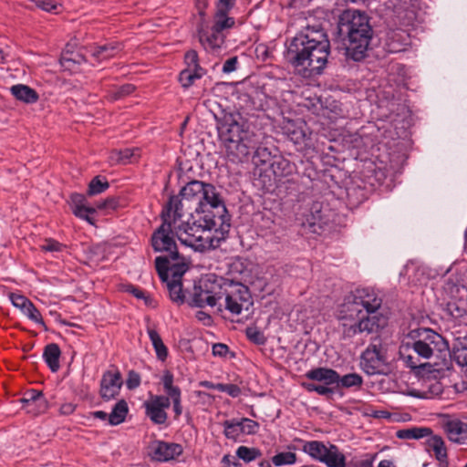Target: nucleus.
Here are the masks:
<instances>
[{"instance_id": "1", "label": "nucleus", "mask_w": 467, "mask_h": 467, "mask_svg": "<svg viewBox=\"0 0 467 467\" xmlns=\"http://www.w3.org/2000/svg\"><path fill=\"white\" fill-rule=\"evenodd\" d=\"M163 209L169 211L177 218L183 220L186 213L195 212L200 215L196 225H201L206 234L213 230L221 236H215L217 241L223 238L228 232L230 223L226 207L213 184L200 181L187 183L178 196H171Z\"/></svg>"}, {"instance_id": "2", "label": "nucleus", "mask_w": 467, "mask_h": 467, "mask_svg": "<svg viewBox=\"0 0 467 467\" xmlns=\"http://www.w3.org/2000/svg\"><path fill=\"white\" fill-rule=\"evenodd\" d=\"M161 218L162 223L153 232L150 239L153 250L165 254L155 259L156 270L161 279H165L168 266L186 261L178 252L175 236L182 244L195 251L202 252L215 247L214 236L206 234L201 225H196V222L183 221L165 209H162Z\"/></svg>"}, {"instance_id": "3", "label": "nucleus", "mask_w": 467, "mask_h": 467, "mask_svg": "<svg viewBox=\"0 0 467 467\" xmlns=\"http://www.w3.org/2000/svg\"><path fill=\"white\" fill-rule=\"evenodd\" d=\"M330 53L327 34L319 26H307L287 44L285 57L305 78L322 73Z\"/></svg>"}, {"instance_id": "4", "label": "nucleus", "mask_w": 467, "mask_h": 467, "mask_svg": "<svg viewBox=\"0 0 467 467\" xmlns=\"http://www.w3.org/2000/svg\"><path fill=\"white\" fill-rule=\"evenodd\" d=\"M218 136L223 143L228 158L233 161H244L254 153L256 165L272 162L274 157L265 147H260L257 135L245 127L237 112H225L216 117Z\"/></svg>"}, {"instance_id": "5", "label": "nucleus", "mask_w": 467, "mask_h": 467, "mask_svg": "<svg viewBox=\"0 0 467 467\" xmlns=\"http://www.w3.org/2000/svg\"><path fill=\"white\" fill-rule=\"evenodd\" d=\"M449 351L447 340L431 328L420 327L411 330L403 341L400 355L408 368H421L426 363L420 359L441 357Z\"/></svg>"}, {"instance_id": "6", "label": "nucleus", "mask_w": 467, "mask_h": 467, "mask_svg": "<svg viewBox=\"0 0 467 467\" xmlns=\"http://www.w3.org/2000/svg\"><path fill=\"white\" fill-rule=\"evenodd\" d=\"M338 29L348 36L347 56L355 61L364 58L373 36L368 16L358 10L348 9L339 16Z\"/></svg>"}, {"instance_id": "7", "label": "nucleus", "mask_w": 467, "mask_h": 467, "mask_svg": "<svg viewBox=\"0 0 467 467\" xmlns=\"http://www.w3.org/2000/svg\"><path fill=\"white\" fill-rule=\"evenodd\" d=\"M223 277L215 275H208L194 285L192 292L188 299L189 306L203 308L205 306L216 307L218 312H223V303L220 302Z\"/></svg>"}, {"instance_id": "8", "label": "nucleus", "mask_w": 467, "mask_h": 467, "mask_svg": "<svg viewBox=\"0 0 467 467\" xmlns=\"http://www.w3.org/2000/svg\"><path fill=\"white\" fill-rule=\"evenodd\" d=\"M338 320L344 338H351L358 334H372L378 332L386 325V318L382 315L359 313L358 315L338 314Z\"/></svg>"}, {"instance_id": "9", "label": "nucleus", "mask_w": 467, "mask_h": 467, "mask_svg": "<svg viewBox=\"0 0 467 467\" xmlns=\"http://www.w3.org/2000/svg\"><path fill=\"white\" fill-rule=\"evenodd\" d=\"M219 282L222 283L220 302L223 303V311L225 309L232 315L237 316L243 309L248 310L253 305L247 286L224 278Z\"/></svg>"}, {"instance_id": "10", "label": "nucleus", "mask_w": 467, "mask_h": 467, "mask_svg": "<svg viewBox=\"0 0 467 467\" xmlns=\"http://www.w3.org/2000/svg\"><path fill=\"white\" fill-rule=\"evenodd\" d=\"M382 304L381 298L371 288H358L341 306L338 314L358 315L359 313L374 314Z\"/></svg>"}, {"instance_id": "11", "label": "nucleus", "mask_w": 467, "mask_h": 467, "mask_svg": "<svg viewBox=\"0 0 467 467\" xmlns=\"http://www.w3.org/2000/svg\"><path fill=\"white\" fill-rule=\"evenodd\" d=\"M303 451L327 467H347L345 455L334 444L326 445L319 441H306Z\"/></svg>"}, {"instance_id": "12", "label": "nucleus", "mask_w": 467, "mask_h": 467, "mask_svg": "<svg viewBox=\"0 0 467 467\" xmlns=\"http://www.w3.org/2000/svg\"><path fill=\"white\" fill-rule=\"evenodd\" d=\"M187 270V261H181L176 265L168 266L167 275L165 279H161V281L166 284L170 298L177 304H182L185 301L181 279Z\"/></svg>"}, {"instance_id": "13", "label": "nucleus", "mask_w": 467, "mask_h": 467, "mask_svg": "<svg viewBox=\"0 0 467 467\" xmlns=\"http://www.w3.org/2000/svg\"><path fill=\"white\" fill-rule=\"evenodd\" d=\"M360 366L368 375L383 373L385 359L379 340H375V342L371 343L362 353Z\"/></svg>"}, {"instance_id": "14", "label": "nucleus", "mask_w": 467, "mask_h": 467, "mask_svg": "<svg viewBox=\"0 0 467 467\" xmlns=\"http://www.w3.org/2000/svg\"><path fill=\"white\" fill-rule=\"evenodd\" d=\"M440 424L450 441L457 444L467 443L466 422L458 418L444 415Z\"/></svg>"}, {"instance_id": "15", "label": "nucleus", "mask_w": 467, "mask_h": 467, "mask_svg": "<svg viewBox=\"0 0 467 467\" xmlns=\"http://www.w3.org/2000/svg\"><path fill=\"white\" fill-rule=\"evenodd\" d=\"M197 32L201 45L208 52L218 51L224 43L225 36L209 27L203 18L198 24Z\"/></svg>"}, {"instance_id": "16", "label": "nucleus", "mask_w": 467, "mask_h": 467, "mask_svg": "<svg viewBox=\"0 0 467 467\" xmlns=\"http://www.w3.org/2000/svg\"><path fill=\"white\" fill-rule=\"evenodd\" d=\"M171 405L169 397L164 395H152L149 400L144 403L146 415L155 424H164L168 419L165 411Z\"/></svg>"}, {"instance_id": "17", "label": "nucleus", "mask_w": 467, "mask_h": 467, "mask_svg": "<svg viewBox=\"0 0 467 467\" xmlns=\"http://www.w3.org/2000/svg\"><path fill=\"white\" fill-rule=\"evenodd\" d=\"M122 384V377L119 370L104 372L100 380V397L106 401L115 399L119 395Z\"/></svg>"}, {"instance_id": "18", "label": "nucleus", "mask_w": 467, "mask_h": 467, "mask_svg": "<svg viewBox=\"0 0 467 467\" xmlns=\"http://www.w3.org/2000/svg\"><path fill=\"white\" fill-rule=\"evenodd\" d=\"M9 299L11 300L13 306L20 309L21 312L30 320L46 327L40 312L27 297L23 295L10 293Z\"/></svg>"}, {"instance_id": "19", "label": "nucleus", "mask_w": 467, "mask_h": 467, "mask_svg": "<svg viewBox=\"0 0 467 467\" xmlns=\"http://www.w3.org/2000/svg\"><path fill=\"white\" fill-rule=\"evenodd\" d=\"M234 0H219L214 16V23L212 28L223 33V30L234 26V19L227 16L228 11L233 7Z\"/></svg>"}, {"instance_id": "20", "label": "nucleus", "mask_w": 467, "mask_h": 467, "mask_svg": "<svg viewBox=\"0 0 467 467\" xmlns=\"http://www.w3.org/2000/svg\"><path fill=\"white\" fill-rule=\"evenodd\" d=\"M153 458L160 462L172 460L182 453V447L178 443L156 441L152 444Z\"/></svg>"}, {"instance_id": "21", "label": "nucleus", "mask_w": 467, "mask_h": 467, "mask_svg": "<svg viewBox=\"0 0 467 467\" xmlns=\"http://www.w3.org/2000/svg\"><path fill=\"white\" fill-rule=\"evenodd\" d=\"M426 446L428 450L434 452L435 458L439 462V467H449L447 449L441 436L433 434L429 436Z\"/></svg>"}, {"instance_id": "22", "label": "nucleus", "mask_w": 467, "mask_h": 467, "mask_svg": "<svg viewBox=\"0 0 467 467\" xmlns=\"http://www.w3.org/2000/svg\"><path fill=\"white\" fill-rule=\"evenodd\" d=\"M306 378L315 381L324 382L325 385H339V374L327 368H317L306 373Z\"/></svg>"}, {"instance_id": "23", "label": "nucleus", "mask_w": 467, "mask_h": 467, "mask_svg": "<svg viewBox=\"0 0 467 467\" xmlns=\"http://www.w3.org/2000/svg\"><path fill=\"white\" fill-rule=\"evenodd\" d=\"M122 50V45L119 42H109L100 46L92 47L91 56L98 61L114 57Z\"/></svg>"}, {"instance_id": "24", "label": "nucleus", "mask_w": 467, "mask_h": 467, "mask_svg": "<svg viewBox=\"0 0 467 467\" xmlns=\"http://www.w3.org/2000/svg\"><path fill=\"white\" fill-rule=\"evenodd\" d=\"M445 312L460 324H467V301L463 299L451 300L447 303Z\"/></svg>"}, {"instance_id": "25", "label": "nucleus", "mask_w": 467, "mask_h": 467, "mask_svg": "<svg viewBox=\"0 0 467 467\" xmlns=\"http://www.w3.org/2000/svg\"><path fill=\"white\" fill-rule=\"evenodd\" d=\"M451 358L467 374V336L459 337L455 339Z\"/></svg>"}, {"instance_id": "26", "label": "nucleus", "mask_w": 467, "mask_h": 467, "mask_svg": "<svg viewBox=\"0 0 467 467\" xmlns=\"http://www.w3.org/2000/svg\"><path fill=\"white\" fill-rule=\"evenodd\" d=\"M10 91L16 99L25 103H35L38 99L36 91L26 85L17 84L12 86Z\"/></svg>"}, {"instance_id": "27", "label": "nucleus", "mask_w": 467, "mask_h": 467, "mask_svg": "<svg viewBox=\"0 0 467 467\" xmlns=\"http://www.w3.org/2000/svg\"><path fill=\"white\" fill-rule=\"evenodd\" d=\"M432 434V430L429 427H412L401 429L396 432V436L401 440H420L429 437Z\"/></svg>"}, {"instance_id": "28", "label": "nucleus", "mask_w": 467, "mask_h": 467, "mask_svg": "<svg viewBox=\"0 0 467 467\" xmlns=\"http://www.w3.org/2000/svg\"><path fill=\"white\" fill-rule=\"evenodd\" d=\"M60 348L55 344L51 343L46 346L43 352V358L46 361L48 368L51 371L56 372L59 368V358H60Z\"/></svg>"}, {"instance_id": "29", "label": "nucleus", "mask_w": 467, "mask_h": 467, "mask_svg": "<svg viewBox=\"0 0 467 467\" xmlns=\"http://www.w3.org/2000/svg\"><path fill=\"white\" fill-rule=\"evenodd\" d=\"M271 170L276 177H285L293 173L294 164L281 156H274L270 163Z\"/></svg>"}, {"instance_id": "30", "label": "nucleus", "mask_w": 467, "mask_h": 467, "mask_svg": "<svg viewBox=\"0 0 467 467\" xmlns=\"http://www.w3.org/2000/svg\"><path fill=\"white\" fill-rule=\"evenodd\" d=\"M20 400L23 404H36V410L38 411H46L47 409V401L42 391L36 389L26 391Z\"/></svg>"}, {"instance_id": "31", "label": "nucleus", "mask_w": 467, "mask_h": 467, "mask_svg": "<svg viewBox=\"0 0 467 467\" xmlns=\"http://www.w3.org/2000/svg\"><path fill=\"white\" fill-rule=\"evenodd\" d=\"M129 412L128 404L124 400L118 401L109 414V423L112 426L122 423Z\"/></svg>"}, {"instance_id": "32", "label": "nucleus", "mask_w": 467, "mask_h": 467, "mask_svg": "<svg viewBox=\"0 0 467 467\" xmlns=\"http://www.w3.org/2000/svg\"><path fill=\"white\" fill-rule=\"evenodd\" d=\"M206 71L204 68L193 69H183L181 71L178 80L183 88H188L195 80L202 78L205 75Z\"/></svg>"}, {"instance_id": "33", "label": "nucleus", "mask_w": 467, "mask_h": 467, "mask_svg": "<svg viewBox=\"0 0 467 467\" xmlns=\"http://www.w3.org/2000/svg\"><path fill=\"white\" fill-rule=\"evenodd\" d=\"M161 383L163 385L164 392L166 393L165 397H169L170 400L171 399L182 396L180 388L174 385V377L170 370H165L163 372Z\"/></svg>"}, {"instance_id": "34", "label": "nucleus", "mask_w": 467, "mask_h": 467, "mask_svg": "<svg viewBox=\"0 0 467 467\" xmlns=\"http://www.w3.org/2000/svg\"><path fill=\"white\" fill-rule=\"evenodd\" d=\"M137 149H124L121 150H113L109 154V161L112 164L130 162L134 157H138Z\"/></svg>"}, {"instance_id": "35", "label": "nucleus", "mask_w": 467, "mask_h": 467, "mask_svg": "<svg viewBox=\"0 0 467 467\" xmlns=\"http://www.w3.org/2000/svg\"><path fill=\"white\" fill-rule=\"evenodd\" d=\"M148 334L159 359L165 360L168 356V349L163 344L159 333L154 329H149Z\"/></svg>"}, {"instance_id": "36", "label": "nucleus", "mask_w": 467, "mask_h": 467, "mask_svg": "<svg viewBox=\"0 0 467 467\" xmlns=\"http://www.w3.org/2000/svg\"><path fill=\"white\" fill-rule=\"evenodd\" d=\"M109 187L107 180H102L100 176L94 177L88 184V195L94 196L105 192Z\"/></svg>"}, {"instance_id": "37", "label": "nucleus", "mask_w": 467, "mask_h": 467, "mask_svg": "<svg viewBox=\"0 0 467 467\" xmlns=\"http://www.w3.org/2000/svg\"><path fill=\"white\" fill-rule=\"evenodd\" d=\"M296 462V454L291 451H282L272 457V463L276 466L292 465Z\"/></svg>"}, {"instance_id": "38", "label": "nucleus", "mask_w": 467, "mask_h": 467, "mask_svg": "<svg viewBox=\"0 0 467 467\" xmlns=\"http://www.w3.org/2000/svg\"><path fill=\"white\" fill-rule=\"evenodd\" d=\"M402 31H393L388 36V47L390 52H400L402 50L403 44L400 41H405Z\"/></svg>"}, {"instance_id": "39", "label": "nucleus", "mask_w": 467, "mask_h": 467, "mask_svg": "<svg viewBox=\"0 0 467 467\" xmlns=\"http://www.w3.org/2000/svg\"><path fill=\"white\" fill-rule=\"evenodd\" d=\"M236 455L245 462H250L260 457L261 451L256 448L240 446L236 451Z\"/></svg>"}, {"instance_id": "40", "label": "nucleus", "mask_w": 467, "mask_h": 467, "mask_svg": "<svg viewBox=\"0 0 467 467\" xmlns=\"http://www.w3.org/2000/svg\"><path fill=\"white\" fill-rule=\"evenodd\" d=\"M223 425L224 427V435L228 439L234 440L242 433V428H240V423L237 420H225Z\"/></svg>"}, {"instance_id": "41", "label": "nucleus", "mask_w": 467, "mask_h": 467, "mask_svg": "<svg viewBox=\"0 0 467 467\" xmlns=\"http://www.w3.org/2000/svg\"><path fill=\"white\" fill-rule=\"evenodd\" d=\"M134 86L131 84H125L123 86L114 88L112 90L109 91V98L112 100H118L130 94H131L134 91Z\"/></svg>"}, {"instance_id": "42", "label": "nucleus", "mask_w": 467, "mask_h": 467, "mask_svg": "<svg viewBox=\"0 0 467 467\" xmlns=\"http://www.w3.org/2000/svg\"><path fill=\"white\" fill-rule=\"evenodd\" d=\"M362 382L361 376L357 373L347 374L343 377L339 376V385L344 388L358 387Z\"/></svg>"}, {"instance_id": "43", "label": "nucleus", "mask_w": 467, "mask_h": 467, "mask_svg": "<svg viewBox=\"0 0 467 467\" xmlns=\"http://www.w3.org/2000/svg\"><path fill=\"white\" fill-rule=\"evenodd\" d=\"M286 133L291 140L295 143H301L306 138V132L301 127H295L294 124H289L286 127Z\"/></svg>"}, {"instance_id": "44", "label": "nucleus", "mask_w": 467, "mask_h": 467, "mask_svg": "<svg viewBox=\"0 0 467 467\" xmlns=\"http://www.w3.org/2000/svg\"><path fill=\"white\" fill-rule=\"evenodd\" d=\"M95 212H96V208L90 207L88 205L73 210V213L77 217L87 221L90 224L95 223L94 219L91 216V214L95 213Z\"/></svg>"}, {"instance_id": "45", "label": "nucleus", "mask_w": 467, "mask_h": 467, "mask_svg": "<svg viewBox=\"0 0 467 467\" xmlns=\"http://www.w3.org/2000/svg\"><path fill=\"white\" fill-rule=\"evenodd\" d=\"M184 60L187 69L197 70L202 68L199 64L198 54L195 50H189L184 56Z\"/></svg>"}, {"instance_id": "46", "label": "nucleus", "mask_w": 467, "mask_h": 467, "mask_svg": "<svg viewBox=\"0 0 467 467\" xmlns=\"http://www.w3.org/2000/svg\"><path fill=\"white\" fill-rule=\"evenodd\" d=\"M240 428H242V433L245 434H254L257 432L259 429V424L248 418H244L239 420Z\"/></svg>"}, {"instance_id": "47", "label": "nucleus", "mask_w": 467, "mask_h": 467, "mask_svg": "<svg viewBox=\"0 0 467 467\" xmlns=\"http://www.w3.org/2000/svg\"><path fill=\"white\" fill-rule=\"evenodd\" d=\"M246 336L252 342L258 345H263L266 341L264 333L260 331L257 327H247Z\"/></svg>"}, {"instance_id": "48", "label": "nucleus", "mask_w": 467, "mask_h": 467, "mask_svg": "<svg viewBox=\"0 0 467 467\" xmlns=\"http://www.w3.org/2000/svg\"><path fill=\"white\" fill-rule=\"evenodd\" d=\"M36 5L44 11L54 13H57L60 7V5H57L52 0H36Z\"/></svg>"}, {"instance_id": "49", "label": "nucleus", "mask_w": 467, "mask_h": 467, "mask_svg": "<svg viewBox=\"0 0 467 467\" xmlns=\"http://www.w3.org/2000/svg\"><path fill=\"white\" fill-rule=\"evenodd\" d=\"M63 245L54 239H46L41 245V249L45 252H59Z\"/></svg>"}, {"instance_id": "50", "label": "nucleus", "mask_w": 467, "mask_h": 467, "mask_svg": "<svg viewBox=\"0 0 467 467\" xmlns=\"http://www.w3.org/2000/svg\"><path fill=\"white\" fill-rule=\"evenodd\" d=\"M140 384V377L134 370H130L128 374V379L126 380V386L129 389H134L138 388Z\"/></svg>"}, {"instance_id": "51", "label": "nucleus", "mask_w": 467, "mask_h": 467, "mask_svg": "<svg viewBox=\"0 0 467 467\" xmlns=\"http://www.w3.org/2000/svg\"><path fill=\"white\" fill-rule=\"evenodd\" d=\"M87 205V200L84 195L79 193H74L71 195L70 206L72 211Z\"/></svg>"}, {"instance_id": "52", "label": "nucleus", "mask_w": 467, "mask_h": 467, "mask_svg": "<svg viewBox=\"0 0 467 467\" xmlns=\"http://www.w3.org/2000/svg\"><path fill=\"white\" fill-rule=\"evenodd\" d=\"M237 65H238L237 57H232L228 58L223 63L222 70L223 73H226V74L232 73L237 69Z\"/></svg>"}, {"instance_id": "53", "label": "nucleus", "mask_w": 467, "mask_h": 467, "mask_svg": "<svg viewBox=\"0 0 467 467\" xmlns=\"http://www.w3.org/2000/svg\"><path fill=\"white\" fill-rule=\"evenodd\" d=\"M256 57L262 61H265L270 57V51L267 46L260 44L255 47Z\"/></svg>"}, {"instance_id": "54", "label": "nucleus", "mask_w": 467, "mask_h": 467, "mask_svg": "<svg viewBox=\"0 0 467 467\" xmlns=\"http://www.w3.org/2000/svg\"><path fill=\"white\" fill-rule=\"evenodd\" d=\"M229 351V348L223 343H216L213 346V354L218 357H225Z\"/></svg>"}, {"instance_id": "55", "label": "nucleus", "mask_w": 467, "mask_h": 467, "mask_svg": "<svg viewBox=\"0 0 467 467\" xmlns=\"http://www.w3.org/2000/svg\"><path fill=\"white\" fill-rule=\"evenodd\" d=\"M118 206V202L113 198L106 199L103 202H99L97 204V209L103 210V209H111L114 210Z\"/></svg>"}, {"instance_id": "56", "label": "nucleus", "mask_w": 467, "mask_h": 467, "mask_svg": "<svg viewBox=\"0 0 467 467\" xmlns=\"http://www.w3.org/2000/svg\"><path fill=\"white\" fill-rule=\"evenodd\" d=\"M171 401L173 405L175 419H178L182 413V396L171 399Z\"/></svg>"}, {"instance_id": "57", "label": "nucleus", "mask_w": 467, "mask_h": 467, "mask_svg": "<svg viewBox=\"0 0 467 467\" xmlns=\"http://www.w3.org/2000/svg\"><path fill=\"white\" fill-rule=\"evenodd\" d=\"M224 392L233 398H237L241 395L242 390L235 384H226Z\"/></svg>"}, {"instance_id": "58", "label": "nucleus", "mask_w": 467, "mask_h": 467, "mask_svg": "<svg viewBox=\"0 0 467 467\" xmlns=\"http://www.w3.org/2000/svg\"><path fill=\"white\" fill-rule=\"evenodd\" d=\"M196 318L206 326H210L213 322L212 317L204 311H198Z\"/></svg>"}, {"instance_id": "59", "label": "nucleus", "mask_w": 467, "mask_h": 467, "mask_svg": "<svg viewBox=\"0 0 467 467\" xmlns=\"http://www.w3.org/2000/svg\"><path fill=\"white\" fill-rule=\"evenodd\" d=\"M75 410L76 405L71 402H68L61 405L59 411L62 415H70L75 411Z\"/></svg>"}, {"instance_id": "60", "label": "nucleus", "mask_w": 467, "mask_h": 467, "mask_svg": "<svg viewBox=\"0 0 467 467\" xmlns=\"http://www.w3.org/2000/svg\"><path fill=\"white\" fill-rule=\"evenodd\" d=\"M128 291L130 292L132 295H134L137 298H143V299H145V303L147 305H150V299L149 297L145 296L143 291H141L139 288L134 287V286H130Z\"/></svg>"}, {"instance_id": "61", "label": "nucleus", "mask_w": 467, "mask_h": 467, "mask_svg": "<svg viewBox=\"0 0 467 467\" xmlns=\"http://www.w3.org/2000/svg\"><path fill=\"white\" fill-rule=\"evenodd\" d=\"M317 393L322 396H328L333 395L335 393V390L333 388L325 385H318L317 389Z\"/></svg>"}, {"instance_id": "62", "label": "nucleus", "mask_w": 467, "mask_h": 467, "mask_svg": "<svg viewBox=\"0 0 467 467\" xmlns=\"http://www.w3.org/2000/svg\"><path fill=\"white\" fill-rule=\"evenodd\" d=\"M371 415L376 419H389L391 416L389 411L383 410H374Z\"/></svg>"}, {"instance_id": "63", "label": "nucleus", "mask_w": 467, "mask_h": 467, "mask_svg": "<svg viewBox=\"0 0 467 467\" xmlns=\"http://www.w3.org/2000/svg\"><path fill=\"white\" fill-rule=\"evenodd\" d=\"M23 408L26 410L27 413H31L34 415L43 412V411L36 410V404H23Z\"/></svg>"}, {"instance_id": "64", "label": "nucleus", "mask_w": 467, "mask_h": 467, "mask_svg": "<svg viewBox=\"0 0 467 467\" xmlns=\"http://www.w3.org/2000/svg\"><path fill=\"white\" fill-rule=\"evenodd\" d=\"M317 386L318 385L314 384V383H308V382L302 383V387L308 392H317Z\"/></svg>"}]
</instances>
